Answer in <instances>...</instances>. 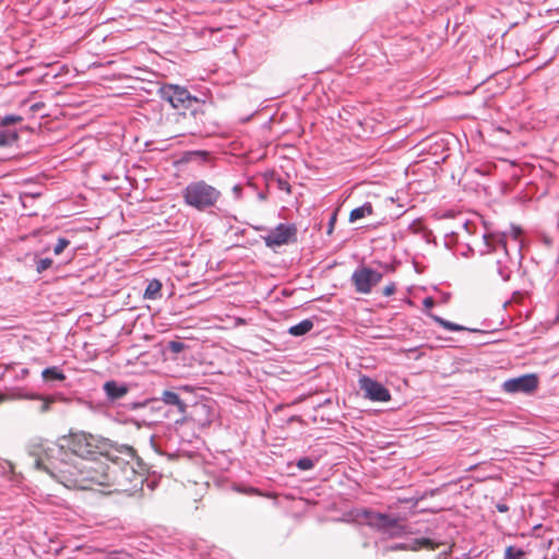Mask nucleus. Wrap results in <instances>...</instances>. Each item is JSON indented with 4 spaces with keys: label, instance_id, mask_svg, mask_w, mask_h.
Masks as SVG:
<instances>
[{
    "label": "nucleus",
    "instance_id": "obj_12",
    "mask_svg": "<svg viewBox=\"0 0 559 559\" xmlns=\"http://www.w3.org/2000/svg\"><path fill=\"white\" fill-rule=\"evenodd\" d=\"M104 392L107 400L115 402L124 397L129 392V386L124 383H119L115 380H110L104 383Z\"/></svg>",
    "mask_w": 559,
    "mask_h": 559
},
{
    "label": "nucleus",
    "instance_id": "obj_18",
    "mask_svg": "<svg viewBox=\"0 0 559 559\" xmlns=\"http://www.w3.org/2000/svg\"><path fill=\"white\" fill-rule=\"evenodd\" d=\"M430 318L436 322L438 323L439 325H441L442 328H444L445 330H449V331H454V332H459V331H465L467 330L465 326L463 325H460L457 323H454V322H451V321H448L437 314H433V313H430L429 314Z\"/></svg>",
    "mask_w": 559,
    "mask_h": 559
},
{
    "label": "nucleus",
    "instance_id": "obj_35",
    "mask_svg": "<svg viewBox=\"0 0 559 559\" xmlns=\"http://www.w3.org/2000/svg\"><path fill=\"white\" fill-rule=\"evenodd\" d=\"M384 269H385V270H388V271L393 270V267H391V266H390V265H388V264H385V265H384Z\"/></svg>",
    "mask_w": 559,
    "mask_h": 559
},
{
    "label": "nucleus",
    "instance_id": "obj_34",
    "mask_svg": "<svg viewBox=\"0 0 559 559\" xmlns=\"http://www.w3.org/2000/svg\"><path fill=\"white\" fill-rule=\"evenodd\" d=\"M468 227H469L468 222H465V223L463 224V228H464V229H466V230L469 233Z\"/></svg>",
    "mask_w": 559,
    "mask_h": 559
},
{
    "label": "nucleus",
    "instance_id": "obj_22",
    "mask_svg": "<svg viewBox=\"0 0 559 559\" xmlns=\"http://www.w3.org/2000/svg\"><path fill=\"white\" fill-rule=\"evenodd\" d=\"M70 245V240L64 237H59L57 243L53 247V253L59 255Z\"/></svg>",
    "mask_w": 559,
    "mask_h": 559
},
{
    "label": "nucleus",
    "instance_id": "obj_27",
    "mask_svg": "<svg viewBox=\"0 0 559 559\" xmlns=\"http://www.w3.org/2000/svg\"><path fill=\"white\" fill-rule=\"evenodd\" d=\"M20 121H22V117L21 116L9 115V116H5L2 119L1 124L2 126H10V124H13V123L20 122Z\"/></svg>",
    "mask_w": 559,
    "mask_h": 559
},
{
    "label": "nucleus",
    "instance_id": "obj_20",
    "mask_svg": "<svg viewBox=\"0 0 559 559\" xmlns=\"http://www.w3.org/2000/svg\"><path fill=\"white\" fill-rule=\"evenodd\" d=\"M504 559H525V552L513 546H509L504 552Z\"/></svg>",
    "mask_w": 559,
    "mask_h": 559
},
{
    "label": "nucleus",
    "instance_id": "obj_28",
    "mask_svg": "<svg viewBox=\"0 0 559 559\" xmlns=\"http://www.w3.org/2000/svg\"><path fill=\"white\" fill-rule=\"evenodd\" d=\"M396 292V285L394 282H390L382 290L383 296L390 297Z\"/></svg>",
    "mask_w": 559,
    "mask_h": 559
},
{
    "label": "nucleus",
    "instance_id": "obj_31",
    "mask_svg": "<svg viewBox=\"0 0 559 559\" xmlns=\"http://www.w3.org/2000/svg\"><path fill=\"white\" fill-rule=\"evenodd\" d=\"M496 509L500 512V513H504V512H508L509 511V507L506 504V503H497L496 504Z\"/></svg>",
    "mask_w": 559,
    "mask_h": 559
},
{
    "label": "nucleus",
    "instance_id": "obj_25",
    "mask_svg": "<svg viewBox=\"0 0 559 559\" xmlns=\"http://www.w3.org/2000/svg\"><path fill=\"white\" fill-rule=\"evenodd\" d=\"M275 182H276V187L278 190L285 191L288 194L292 192L290 185L284 178H281V177L276 178Z\"/></svg>",
    "mask_w": 559,
    "mask_h": 559
},
{
    "label": "nucleus",
    "instance_id": "obj_13",
    "mask_svg": "<svg viewBox=\"0 0 559 559\" xmlns=\"http://www.w3.org/2000/svg\"><path fill=\"white\" fill-rule=\"evenodd\" d=\"M41 379L44 383H46L50 388H53L58 383L63 382L67 379V376L60 366H52L45 368L41 371Z\"/></svg>",
    "mask_w": 559,
    "mask_h": 559
},
{
    "label": "nucleus",
    "instance_id": "obj_16",
    "mask_svg": "<svg viewBox=\"0 0 559 559\" xmlns=\"http://www.w3.org/2000/svg\"><path fill=\"white\" fill-rule=\"evenodd\" d=\"M313 321L311 319H305L299 323L290 326L288 333L293 336H302L309 333L313 329Z\"/></svg>",
    "mask_w": 559,
    "mask_h": 559
},
{
    "label": "nucleus",
    "instance_id": "obj_8",
    "mask_svg": "<svg viewBox=\"0 0 559 559\" xmlns=\"http://www.w3.org/2000/svg\"><path fill=\"white\" fill-rule=\"evenodd\" d=\"M296 233L297 228L295 225L278 224L263 237V240L269 248L280 247L287 245L292 239H295Z\"/></svg>",
    "mask_w": 559,
    "mask_h": 559
},
{
    "label": "nucleus",
    "instance_id": "obj_11",
    "mask_svg": "<svg viewBox=\"0 0 559 559\" xmlns=\"http://www.w3.org/2000/svg\"><path fill=\"white\" fill-rule=\"evenodd\" d=\"M438 546L437 543L431 540L430 538H415L407 543H396L389 547V550L397 551V550H412L416 551L421 548L435 549Z\"/></svg>",
    "mask_w": 559,
    "mask_h": 559
},
{
    "label": "nucleus",
    "instance_id": "obj_7",
    "mask_svg": "<svg viewBox=\"0 0 559 559\" xmlns=\"http://www.w3.org/2000/svg\"><path fill=\"white\" fill-rule=\"evenodd\" d=\"M358 383L366 399L373 402H388L391 400L390 391L377 380L368 376H361Z\"/></svg>",
    "mask_w": 559,
    "mask_h": 559
},
{
    "label": "nucleus",
    "instance_id": "obj_37",
    "mask_svg": "<svg viewBox=\"0 0 559 559\" xmlns=\"http://www.w3.org/2000/svg\"><path fill=\"white\" fill-rule=\"evenodd\" d=\"M28 373V370L27 369H24L23 370V374H27Z\"/></svg>",
    "mask_w": 559,
    "mask_h": 559
},
{
    "label": "nucleus",
    "instance_id": "obj_33",
    "mask_svg": "<svg viewBox=\"0 0 559 559\" xmlns=\"http://www.w3.org/2000/svg\"><path fill=\"white\" fill-rule=\"evenodd\" d=\"M258 198H259V200H261V201H265V200H266V194H265V193H263V192H260V193L258 194Z\"/></svg>",
    "mask_w": 559,
    "mask_h": 559
},
{
    "label": "nucleus",
    "instance_id": "obj_17",
    "mask_svg": "<svg viewBox=\"0 0 559 559\" xmlns=\"http://www.w3.org/2000/svg\"><path fill=\"white\" fill-rule=\"evenodd\" d=\"M162 283L158 280H152L148 282L145 292L144 298L155 300L162 296Z\"/></svg>",
    "mask_w": 559,
    "mask_h": 559
},
{
    "label": "nucleus",
    "instance_id": "obj_15",
    "mask_svg": "<svg viewBox=\"0 0 559 559\" xmlns=\"http://www.w3.org/2000/svg\"><path fill=\"white\" fill-rule=\"evenodd\" d=\"M373 213V206L370 202L364 203L361 206H358L349 213V222L354 223L364 217L370 216Z\"/></svg>",
    "mask_w": 559,
    "mask_h": 559
},
{
    "label": "nucleus",
    "instance_id": "obj_36",
    "mask_svg": "<svg viewBox=\"0 0 559 559\" xmlns=\"http://www.w3.org/2000/svg\"><path fill=\"white\" fill-rule=\"evenodd\" d=\"M197 408H201L202 411H204L205 409V405H200Z\"/></svg>",
    "mask_w": 559,
    "mask_h": 559
},
{
    "label": "nucleus",
    "instance_id": "obj_10",
    "mask_svg": "<svg viewBox=\"0 0 559 559\" xmlns=\"http://www.w3.org/2000/svg\"><path fill=\"white\" fill-rule=\"evenodd\" d=\"M159 401L169 406L173 412L177 413L178 417L175 419L176 424L185 420L187 404L177 392L174 390H165L162 392Z\"/></svg>",
    "mask_w": 559,
    "mask_h": 559
},
{
    "label": "nucleus",
    "instance_id": "obj_6",
    "mask_svg": "<svg viewBox=\"0 0 559 559\" xmlns=\"http://www.w3.org/2000/svg\"><path fill=\"white\" fill-rule=\"evenodd\" d=\"M383 278V273L366 265L355 269L350 281L358 294L368 295Z\"/></svg>",
    "mask_w": 559,
    "mask_h": 559
},
{
    "label": "nucleus",
    "instance_id": "obj_32",
    "mask_svg": "<svg viewBox=\"0 0 559 559\" xmlns=\"http://www.w3.org/2000/svg\"><path fill=\"white\" fill-rule=\"evenodd\" d=\"M234 192H235V194H236L237 197H239V195H240V192H241V188H240L239 186H235V187H234Z\"/></svg>",
    "mask_w": 559,
    "mask_h": 559
},
{
    "label": "nucleus",
    "instance_id": "obj_2",
    "mask_svg": "<svg viewBox=\"0 0 559 559\" xmlns=\"http://www.w3.org/2000/svg\"><path fill=\"white\" fill-rule=\"evenodd\" d=\"M484 249L479 250L485 257L488 272H495L503 282L510 280L512 274V260L507 248V234L490 233L483 235Z\"/></svg>",
    "mask_w": 559,
    "mask_h": 559
},
{
    "label": "nucleus",
    "instance_id": "obj_1",
    "mask_svg": "<svg viewBox=\"0 0 559 559\" xmlns=\"http://www.w3.org/2000/svg\"><path fill=\"white\" fill-rule=\"evenodd\" d=\"M67 444L50 443L35 455V467L67 488L102 486L109 492L133 496L143 489L144 475L134 467V450L91 433H75Z\"/></svg>",
    "mask_w": 559,
    "mask_h": 559
},
{
    "label": "nucleus",
    "instance_id": "obj_26",
    "mask_svg": "<svg viewBox=\"0 0 559 559\" xmlns=\"http://www.w3.org/2000/svg\"><path fill=\"white\" fill-rule=\"evenodd\" d=\"M168 348L171 353L179 354L183 350L185 344L179 341H171L168 344Z\"/></svg>",
    "mask_w": 559,
    "mask_h": 559
},
{
    "label": "nucleus",
    "instance_id": "obj_5",
    "mask_svg": "<svg viewBox=\"0 0 559 559\" xmlns=\"http://www.w3.org/2000/svg\"><path fill=\"white\" fill-rule=\"evenodd\" d=\"M158 94L163 100L168 102L173 108L178 110L191 109L194 104L199 103V99L191 95L186 87L175 84L163 85Z\"/></svg>",
    "mask_w": 559,
    "mask_h": 559
},
{
    "label": "nucleus",
    "instance_id": "obj_9",
    "mask_svg": "<svg viewBox=\"0 0 559 559\" xmlns=\"http://www.w3.org/2000/svg\"><path fill=\"white\" fill-rule=\"evenodd\" d=\"M537 385L538 379L535 374H524L504 381L502 388L509 393H531L537 388Z\"/></svg>",
    "mask_w": 559,
    "mask_h": 559
},
{
    "label": "nucleus",
    "instance_id": "obj_24",
    "mask_svg": "<svg viewBox=\"0 0 559 559\" xmlns=\"http://www.w3.org/2000/svg\"><path fill=\"white\" fill-rule=\"evenodd\" d=\"M506 234L507 238L510 236L518 243L519 248H521L520 236L522 234V230L520 227L512 226L511 231Z\"/></svg>",
    "mask_w": 559,
    "mask_h": 559
},
{
    "label": "nucleus",
    "instance_id": "obj_14",
    "mask_svg": "<svg viewBox=\"0 0 559 559\" xmlns=\"http://www.w3.org/2000/svg\"><path fill=\"white\" fill-rule=\"evenodd\" d=\"M20 399H28V400H39L40 405L38 407L39 413L44 414L50 409L51 404L55 402L53 396H43L40 394L31 393V394H21Z\"/></svg>",
    "mask_w": 559,
    "mask_h": 559
},
{
    "label": "nucleus",
    "instance_id": "obj_23",
    "mask_svg": "<svg viewBox=\"0 0 559 559\" xmlns=\"http://www.w3.org/2000/svg\"><path fill=\"white\" fill-rule=\"evenodd\" d=\"M52 265V260L50 258H43L36 261V271L38 273H43L48 270Z\"/></svg>",
    "mask_w": 559,
    "mask_h": 559
},
{
    "label": "nucleus",
    "instance_id": "obj_4",
    "mask_svg": "<svg viewBox=\"0 0 559 559\" xmlns=\"http://www.w3.org/2000/svg\"><path fill=\"white\" fill-rule=\"evenodd\" d=\"M360 518L369 527L383 535H386L390 538H396L412 534L409 526L406 525L401 518L394 514L365 509L361 511Z\"/></svg>",
    "mask_w": 559,
    "mask_h": 559
},
{
    "label": "nucleus",
    "instance_id": "obj_21",
    "mask_svg": "<svg viewBox=\"0 0 559 559\" xmlns=\"http://www.w3.org/2000/svg\"><path fill=\"white\" fill-rule=\"evenodd\" d=\"M314 463H316L314 460H312L311 457L305 456L297 461L296 466L300 471H309L314 467Z\"/></svg>",
    "mask_w": 559,
    "mask_h": 559
},
{
    "label": "nucleus",
    "instance_id": "obj_30",
    "mask_svg": "<svg viewBox=\"0 0 559 559\" xmlns=\"http://www.w3.org/2000/svg\"><path fill=\"white\" fill-rule=\"evenodd\" d=\"M423 305L425 308L429 309V308H432L433 305H435V300L432 297H426L423 301Z\"/></svg>",
    "mask_w": 559,
    "mask_h": 559
},
{
    "label": "nucleus",
    "instance_id": "obj_29",
    "mask_svg": "<svg viewBox=\"0 0 559 559\" xmlns=\"http://www.w3.org/2000/svg\"><path fill=\"white\" fill-rule=\"evenodd\" d=\"M336 212L332 213L330 219H329V224H328V234L331 235L334 230V226H335V223H336Z\"/></svg>",
    "mask_w": 559,
    "mask_h": 559
},
{
    "label": "nucleus",
    "instance_id": "obj_3",
    "mask_svg": "<svg viewBox=\"0 0 559 559\" xmlns=\"http://www.w3.org/2000/svg\"><path fill=\"white\" fill-rule=\"evenodd\" d=\"M181 195L186 205L205 212L216 205L222 194L217 188L201 179L189 182Z\"/></svg>",
    "mask_w": 559,
    "mask_h": 559
},
{
    "label": "nucleus",
    "instance_id": "obj_19",
    "mask_svg": "<svg viewBox=\"0 0 559 559\" xmlns=\"http://www.w3.org/2000/svg\"><path fill=\"white\" fill-rule=\"evenodd\" d=\"M17 140V132L13 130H0V146L12 145Z\"/></svg>",
    "mask_w": 559,
    "mask_h": 559
}]
</instances>
